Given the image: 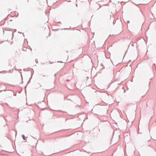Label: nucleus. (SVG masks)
Masks as SVG:
<instances>
[{
    "instance_id": "obj_1",
    "label": "nucleus",
    "mask_w": 156,
    "mask_h": 156,
    "mask_svg": "<svg viewBox=\"0 0 156 156\" xmlns=\"http://www.w3.org/2000/svg\"><path fill=\"white\" fill-rule=\"evenodd\" d=\"M22 137H23V139L24 140H26L25 136L24 135H23L22 136Z\"/></svg>"
}]
</instances>
